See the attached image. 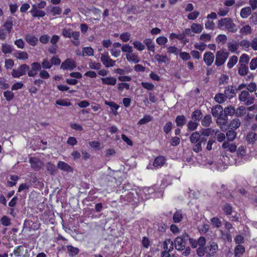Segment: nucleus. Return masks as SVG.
<instances>
[{
    "mask_svg": "<svg viewBox=\"0 0 257 257\" xmlns=\"http://www.w3.org/2000/svg\"><path fill=\"white\" fill-rule=\"evenodd\" d=\"M218 28L221 30H227L229 32L235 33L237 28L231 18H222L218 21Z\"/></svg>",
    "mask_w": 257,
    "mask_h": 257,
    "instance_id": "obj_1",
    "label": "nucleus"
},
{
    "mask_svg": "<svg viewBox=\"0 0 257 257\" xmlns=\"http://www.w3.org/2000/svg\"><path fill=\"white\" fill-rule=\"evenodd\" d=\"M204 253L199 257H203L205 255V257H212L214 256L218 250V246L216 242L215 241H210L208 244L204 248Z\"/></svg>",
    "mask_w": 257,
    "mask_h": 257,
    "instance_id": "obj_2",
    "label": "nucleus"
},
{
    "mask_svg": "<svg viewBox=\"0 0 257 257\" xmlns=\"http://www.w3.org/2000/svg\"><path fill=\"white\" fill-rule=\"evenodd\" d=\"M188 239L189 234L187 233H184L182 236L177 237L173 242L175 249L179 251L184 250Z\"/></svg>",
    "mask_w": 257,
    "mask_h": 257,
    "instance_id": "obj_3",
    "label": "nucleus"
},
{
    "mask_svg": "<svg viewBox=\"0 0 257 257\" xmlns=\"http://www.w3.org/2000/svg\"><path fill=\"white\" fill-rule=\"evenodd\" d=\"M62 34L64 37L72 38L73 40H72V42L75 46L79 45L78 41L80 36L79 32H74L69 28H64L62 30Z\"/></svg>",
    "mask_w": 257,
    "mask_h": 257,
    "instance_id": "obj_4",
    "label": "nucleus"
},
{
    "mask_svg": "<svg viewBox=\"0 0 257 257\" xmlns=\"http://www.w3.org/2000/svg\"><path fill=\"white\" fill-rule=\"evenodd\" d=\"M203 30V25L197 23H193L190 28L185 29L184 33L185 35L188 36H193L195 34H199Z\"/></svg>",
    "mask_w": 257,
    "mask_h": 257,
    "instance_id": "obj_5",
    "label": "nucleus"
},
{
    "mask_svg": "<svg viewBox=\"0 0 257 257\" xmlns=\"http://www.w3.org/2000/svg\"><path fill=\"white\" fill-rule=\"evenodd\" d=\"M238 99L246 105H250L254 102V97L247 90H243L238 95Z\"/></svg>",
    "mask_w": 257,
    "mask_h": 257,
    "instance_id": "obj_6",
    "label": "nucleus"
},
{
    "mask_svg": "<svg viewBox=\"0 0 257 257\" xmlns=\"http://www.w3.org/2000/svg\"><path fill=\"white\" fill-rule=\"evenodd\" d=\"M229 53L224 50L218 51L216 54L215 65L220 66L223 65L228 58Z\"/></svg>",
    "mask_w": 257,
    "mask_h": 257,
    "instance_id": "obj_7",
    "label": "nucleus"
},
{
    "mask_svg": "<svg viewBox=\"0 0 257 257\" xmlns=\"http://www.w3.org/2000/svg\"><path fill=\"white\" fill-rule=\"evenodd\" d=\"M29 69V66L27 64L21 65L17 69H14L12 72V75L14 78H19L25 75Z\"/></svg>",
    "mask_w": 257,
    "mask_h": 257,
    "instance_id": "obj_8",
    "label": "nucleus"
},
{
    "mask_svg": "<svg viewBox=\"0 0 257 257\" xmlns=\"http://www.w3.org/2000/svg\"><path fill=\"white\" fill-rule=\"evenodd\" d=\"M76 67V63L75 60L71 58H67L61 65L60 68L63 70H73Z\"/></svg>",
    "mask_w": 257,
    "mask_h": 257,
    "instance_id": "obj_9",
    "label": "nucleus"
},
{
    "mask_svg": "<svg viewBox=\"0 0 257 257\" xmlns=\"http://www.w3.org/2000/svg\"><path fill=\"white\" fill-rule=\"evenodd\" d=\"M100 59L101 61L105 67H111L115 65V61L111 59L107 53L102 54Z\"/></svg>",
    "mask_w": 257,
    "mask_h": 257,
    "instance_id": "obj_10",
    "label": "nucleus"
},
{
    "mask_svg": "<svg viewBox=\"0 0 257 257\" xmlns=\"http://www.w3.org/2000/svg\"><path fill=\"white\" fill-rule=\"evenodd\" d=\"M198 247L196 249V254L198 256L199 255H202L204 253V249L205 247V245L206 242V238L204 236H200L197 240Z\"/></svg>",
    "mask_w": 257,
    "mask_h": 257,
    "instance_id": "obj_11",
    "label": "nucleus"
},
{
    "mask_svg": "<svg viewBox=\"0 0 257 257\" xmlns=\"http://www.w3.org/2000/svg\"><path fill=\"white\" fill-rule=\"evenodd\" d=\"M224 94L227 99H231L236 95V88L233 85H228L225 87Z\"/></svg>",
    "mask_w": 257,
    "mask_h": 257,
    "instance_id": "obj_12",
    "label": "nucleus"
},
{
    "mask_svg": "<svg viewBox=\"0 0 257 257\" xmlns=\"http://www.w3.org/2000/svg\"><path fill=\"white\" fill-rule=\"evenodd\" d=\"M31 66V68L27 71L28 75L30 77H34L38 74V71L41 69V66L38 62H34Z\"/></svg>",
    "mask_w": 257,
    "mask_h": 257,
    "instance_id": "obj_13",
    "label": "nucleus"
},
{
    "mask_svg": "<svg viewBox=\"0 0 257 257\" xmlns=\"http://www.w3.org/2000/svg\"><path fill=\"white\" fill-rule=\"evenodd\" d=\"M215 117H217L216 122L219 125H224L227 122L228 113H212Z\"/></svg>",
    "mask_w": 257,
    "mask_h": 257,
    "instance_id": "obj_14",
    "label": "nucleus"
},
{
    "mask_svg": "<svg viewBox=\"0 0 257 257\" xmlns=\"http://www.w3.org/2000/svg\"><path fill=\"white\" fill-rule=\"evenodd\" d=\"M29 163L31 167L36 170H40L43 165L42 161L36 157H31L29 159Z\"/></svg>",
    "mask_w": 257,
    "mask_h": 257,
    "instance_id": "obj_15",
    "label": "nucleus"
},
{
    "mask_svg": "<svg viewBox=\"0 0 257 257\" xmlns=\"http://www.w3.org/2000/svg\"><path fill=\"white\" fill-rule=\"evenodd\" d=\"M214 60V54L211 52H207L204 53L203 60L207 66H210Z\"/></svg>",
    "mask_w": 257,
    "mask_h": 257,
    "instance_id": "obj_16",
    "label": "nucleus"
},
{
    "mask_svg": "<svg viewBox=\"0 0 257 257\" xmlns=\"http://www.w3.org/2000/svg\"><path fill=\"white\" fill-rule=\"evenodd\" d=\"M32 9L30 11L31 15L34 17H43L45 16L46 13L44 11L36 9V6H32Z\"/></svg>",
    "mask_w": 257,
    "mask_h": 257,
    "instance_id": "obj_17",
    "label": "nucleus"
},
{
    "mask_svg": "<svg viewBox=\"0 0 257 257\" xmlns=\"http://www.w3.org/2000/svg\"><path fill=\"white\" fill-rule=\"evenodd\" d=\"M163 248L166 251L171 252L174 248V243L171 239H167L163 242Z\"/></svg>",
    "mask_w": 257,
    "mask_h": 257,
    "instance_id": "obj_18",
    "label": "nucleus"
},
{
    "mask_svg": "<svg viewBox=\"0 0 257 257\" xmlns=\"http://www.w3.org/2000/svg\"><path fill=\"white\" fill-rule=\"evenodd\" d=\"M25 40L26 42L32 46H35L38 41L37 37L30 34L26 35Z\"/></svg>",
    "mask_w": 257,
    "mask_h": 257,
    "instance_id": "obj_19",
    "label": "nucleus"
},
{
    "mask_svg": "<svg viewBox=\"0 0 257 257\" xmlns=\"http://www.w3.org/2000/svg\"><path fill=\"white\" fill-rule=\"evenodd\" d=\"M101 80L102 84L109 85H114L116 83V79L111 76L102 77Z\"/></svg>",
    "mask_w": 257,
    "mask_h": 257,
    "instance_id": "obj_20",
    "label": "nucleus"
},
{
    "mask_svg": "<svg viewBox=\"0 0 257 257\" xmlns=\"http://www.w3.org/2000/svg\"><path fill=\"white\" fill-rule=\"evenodd\" d=\"M14 56L18 59L26 60L28 58V54L26 52L17 50Z\"/></svg>",
    "mask_w": 257,
    "mask_h": 257,
    "instance_id": "obj_21",
    "label": "nucleus"
},
{
    "mask_svg": "<svg viewBox=\"0 0 257 257\" xmlns=\"http://www.w3.org/2000/svg\"><path fill=\"white\" fill-rule=\"evenodd\" d=\"M126 58L128 61L132 62L134 63H137L140 61V59L138 55L135 53H133L132 52L130 53L129 54H126Z\"/></svg>",
    "mask_w": 257,
    "mask_h": 257,
    "instance_id": "obj_22",
    "label": "nucleus"
},
{
    "mask_svg": "<svg viewBox=\"0 0 257 257\" xmlns=\"http://www.w3.org/2000/svg\"><path fill=\"white\" fill-rule=\"evenodd\" d=\"M13 26V20L11 17L8 18L7 20L4 23L3 27L8 31V33L10 34Z\"/></svg>",
    "mask_w": 257,
    "mask_h": 257,
    "instance_id": "obj_23",
    "label": "nucleus"
},
{
    "mask_svg": "<svg viewBox=\"0 0 257 257\" xmlns=\"http://www.w3.org/2000/svg\"><path fill=\"white\" fill-rule=\"evenodd\" d=\"M248 144H253L257 140V134L253 132H249L246 137Z\"/></svg>",
    "mask_w": 257,
    "mask_h": 257,
    "instance_id": "obj_24",
    "label": "nucleus"
},
{
    "mask_svg": "<svg viewBox=\"0 0 257 257\" xmlns=\"http://www.w3.org/2000/svg\"><path fill=\"white\" fill-rule=\"evenodd\" d=\"M57 167L61 170L67 172H71L72 171V168L68 164L63 161H59L58 163Z\"/></svg>",
    "mask_w": 257,
    "mask_h": 257,
    "instance_id": "obj_25",
    "label": "nucleus"
},
{
    "mask_svg": "<svg viewBox=\"0 0 257 257\" xmlns=\"http://www.w3.org/2000/svg\"><path fill=\"white\" fill-rule=\"evenodd\" d=\"M222 147L224 149H228L231 153L235 152L237 149V146L234 144H230L228 142H224Z\"/></svg>",
    "mask_w": 257,
    "mask_h": 257,
    "instance_id": "obj_26",
    "label": "nucleus"
},
{
    "mask_svg": "<svg viewBox=\"0 0 257 257\" xmlns=\"http://www.w3.org/2000/svg\"><path fill=\"white\" fill-rule=\"evenodd\" d=\"M244 252V247L240 244H238L234 248V255L235 257H241Z\"/></svg>",
    "mask_w": 257,
    "mask_h": 257,
    "instance_id": "obj_27",
    "label": "nucleus"
},
{
    "mask_svg": "<svg viewBox=\"0 0 257 257\" xmlns=\"http://www.w3.org/2000/svg\"><path fill=\"white\" fill-rule=\"evenodd\" d=\"M144 43L147 47V49L149 51L153 52H155V44L152 39L147 38L144 40Z\"/></svg>",
    "mask_w": 257,
    "mask_h": 257,
    "instance_id": "obj_28",
    "label": "nucleus"
},
{
    "mask_svg": "<svg viewBox=\"0 0 257 257\" xmlns=\"http://www.w3.org/2000/svg\"><path fill=\"white\" fill-rule=\"evenodd\" d=\"M165 162V159L163 156L157 157L153 162V166L155 167L162 166Z\"/></svg>",
    "mask_w": 257,
    "mask_h": 257,
    "instance_id": "obj_29",
    "label": "nucleus"
},
{
    "mask_svg": "<svg viewBox=\"0 0 257 257\" xmlns=\"http://www.w3.org/2000/svg\"><path fill=\"white\" fill-rule=\"evenodd\" d=\"M251 13V9L249 7L242 8L240 11V16L243 19L247 18Z\"/></svg>",
    "mask_w": 257,
    "mask_h": 257,
    "instance_id": "obj_30",
    "label": "nucleus"
},
{
    "mask_svg": "<svg viewBox=\"0 0 257 257\" xmlns=\"http://www.w3.org/2000/svg\"><path fill=\"white\" fill-rule=\"evenodd\" d=\"M66 248L69 255L71 256H74L79 253V249L77 247L68 245L66 246Z\"/></svg>",
    "mask_w": 257,
    "mask_h": 257,
    "instance_id": "obj_31",
    "label": "nucleus"
},
{
    "mask_svg": "<svg viewBox=\"0 0 257 257\" xmlns=\"http://www.w3.org/2000/svg\"><path fill=\"white\" fill-rule=\"evenodd\" d=\"M13 49V46L11 45L5 43L3 44L2 46V52L6 54L11 53Z\"/></svg>",
    "mask_w": 257,
    "mask_h": 257,
    "instance_id": "obj_32",
    "label": "nucleus"
},
{
    "mask_svg": "<svg viewBox=\"0 0 257 257\" xmlns=\"http://www.w3.org/2000/svg\"><path fill=\"white\" fill-rule=\"evenodd\" d=\"M155 59L159 63H166L169 61V59L166 56L161 55L160 54H156L155 56Z\"/></svg>",
    "mask_w": 257,
    "mask_h": 257,
    "instance_id": "obj_33",
    "label": "nucleus"
},
{
    "mask_svg": "<svg viewBox=\"0 0 257 257\" xmlns=\"http://www.w3.org/2000/svg\"><path fill=\"white\" fill-rule=\"evenodd\" d=\"M248 71V67L244 64H240L238 68V74L241 76H244L246 75Z\"/></svg>",
    "mask_w": 257,
    "mask_h": 257,
    "instance_id": "obj_34",
    "label": "nucleus"
},
{
    "mask_svg": "<svg viewBox=\"0 0 257 257\" xmlns=\"http://www.w3.org/2000/svg\"><path fill=\"white\" fill-rule=\"evenodd\" d=\"M227 99L224 93H219L216 94L214 97V100L215 101L219 103L224 102Z\"/></svg>",
    "mask_w": 257,
    "mask_h": 257,
    "instance_id": "obj_35",
    "label": "nucleus"
},
{
    "mask_svg": "<svg viewBox=\"0 0 257 257\" xmlns=\"http://www.w3.org/2000/svg\"><path fill=\"white\" fill-rule=\"evenodd\" d=\"M238 58L237 56L234 55L230 57L227 64V67L229 69L232 68L236 64Z\"/></svg>",
    "mask_w": 257,
    "mask_h": 257,
    "instance_id": "obj_36",
    "label": "nucleus"
},
{
    "mask_svg": "<svg viewBox=\"0 0 257 257\" xmlns=\"http://www.w3.org/2000/svg\"><path fill=\"white\" fill-rule=\"evenodd\" d=\"M226 136L228 141H232L236 137V133L234 130L230 129L226 132Z\"/></svg>",
    "mask_w": 257,
    "mask_h": 257,
    "instance_id": "obj_37",
    "label": "nucleus"
},
{
    "mask_svg": "<svg viewBox=\"0 0 257 257\" xmlns=\"http://www.w3.org/2000/svg\"><path fill=\"white\" fill-rule=\"evenodd\" d=\"M200 138V134L197 132L193 133L190 137V140L192 143H196L199 142Z\"/></svg>",
    "mask_w": 257,
    "mask_h": 257,
    "instance_id": "obj_38",
    "label": "nucleus"
},
{
    "mask_svg": "<svg viewBox=\"0 0 257 257\" xmlns=\"http://www.w3.org/2000/svg\"><path fill=\"white\" fill-rule=\"evenodd\" d=\"M252 31L251 28L248 25L242 27L240 30V33L243 35H247L251 34Z\"/></svg>",
    "mask_w": 257,
    "mask_h": 257,
    "instance_id": "obj_39",
    "label": "nucleus"
},
{
    "mask_svg": "<svg viewBox=\"0 0 257 257\" xmlns=\"http://www.w3.org/2000/svg\"><path fill=\"white\" fill-rule=\"evenodd\" d=\"M210 221L213 228H219L221 226L222 222L218 217H213L211 219Z\"/></svg>",
    "mask_w": 257,
    "mask_h": 257,
    "instance_id": "obj_40",
    "label": "nucleus"
},
{
    "mask_svg": "<svg viewBox=\"0 0 257 257\" xmlns=\"http://www.w3.org/2000/svg\"><path fill=\"white\" fill-rule=\"evenodd\" d=\"M124 199L125 200L128 202L133 203L134 202H136L135 200L136 198L135 197V194L133 192H128L126 195L124 196Z\"/></svg>",
    "mask_w": 257,
    "mask_h": 257,
    "instance_id": "obj_41",
    "label": "nucleus"
},
{
    "mask_svg": "<svg viewBox=\"0 0 257 257\" xmlns=\"http://www.w3.org/2000/svg\"><path fill=\"white\" fill-rule=\"evenodd\" d=\"M240 125V121L239 119L235 118L233 119L229 124V127L231 130H236L238 128Z\"/></svg>",
    "mask_w": 257,
    "mask_h": 257,
    "instance_id": "obj_42",
    "label": "nucleus"
},
{
    "mask_svg": "<svg viewBox=\"0 0 257 257\" xmlns=\"http://www.w3.org/2000/svg\"><path fill=\"white\" fill-rule=\"evenodd\" d=\"M153 120V117L150 115H146L144 117L141 119L138 124L139 125H142L146 124L149 122Z\"/></svg>",
    "mask_w": 257,
    "mask_h": 257,
    "instance_id": "obj_43",
    "label": "nucleus"
},
{
    "mask_svg": "<svg viewBox=\"0 0 257 257\" xmlns=\"http://www.w3.org/2000/svg\"><path fill=\"white\" fill-rule=\"evenodd\" d=\"M210 226L208 224H203L198 227L199 232L201 234H205L209 229Z\"/></svg>",
    "mask_w": 257,
    "mask_h": 257,
    "instance_id": "obj_44",
    "label": "nucleus"
},
{
    "mask_svg": "<svg viewBox=\"0 0 257 257\" xmlns=\"http://www.w3.org/2000/svg\"><path fill=\"white\" fill-rule=\"evenodd\" d=\"M211 122V116L209 114L206 115L201 121L202 125L204 126H208Z\"/></svg>",
    "mask_w": 257,
    "mask_h": 257,
    "instance_id": "obj_45",
    "label": "nucleus"
},
{
    "mask_svg": "<svg viewBox=\"0 0 257 257\" xmlns=\"http://www.w3.org/2000/svg\"><path fill=\"white\" fill-rule=\"evenodd\" d=\"M182 219V214L181 211H177L174 214L173 217V221L175 223H178L181 221Z\"/></svg>",
    "mask_w": 257,
    "mask_h": 257,
    "instance_id": "obj_46",
    "label": "nucleus"
},
{
    "mask_svg": "<svg viewBox=\"0 0 257 257\" xmlns=\"http://www.w3.org/2000/svg\"><path fill=\"white\" fill-rule=\"evenodd\" d=\"M168 42V39L165 36H160L156 39V43L160 46H165Z\"/></svg>",
    "mask_w": 257,
    "mask_h": 257,
    "instance_id": "obj_47",
    "label": "nucleus"
},
{
    "mask_svg": "<svg viewBox=\"0 0 257 257\" xmlns=\"http://www.w3.org/2000/svg\"><path fill=\"white\" fill-rule=\"evenodd\" d=\"M200 40L201 42L206 43L209 42L211 39V35L209 34L203 33L200 36Z\"/></svg>",
    "mask_w": 257,
    "mask_h": 257,
    "instance_id": "obj_48",
    "label": "nucleus"
},
{
    "mask_svg": "<svg viewBox=\"0 0 257 257\" xmlns=\"http://www.w3.org/2000/svg\"><path fill=\"white\" fill-rule=\"evenodd\" d=\"M24 250V247L22 245H19L16 246L14 251L13 253L16 256H20L22 255Z\"/></svg>",
    "mask_w": 257,
    "mask_h": 257,
    "instance_id": "obj_49",
    "label": "nucleus"
},
{
    "mask_svg": "<svg viewBox=\"0 0 257 257\" xmlns=\"http://www.w3.org/2000/svg\"><path fill=\"white\" fill-rule=\"evenodd\" d=\"M206 45L205 43L202 42H199L196 43L194 47L196 49H197L201 51H203L206 48Z\"/></svg>",
    "mask_w": 257,
    "mask_h": 257,
    "instance_id": "obj_50",
    "label": "nucleus"
},
{
    "mask_svg": "<svg viewBox=\"0 0 257 257\" xmlns=\"http://www.w3.org/2000/svg\"><path fill=\"white\" fill-rule=\"evenodd\" d=\"M249 60V56L246 54H243L241 55L239 59V65L244 64L246 65L248 64Z\"/></svg>",
    "mask_w": 257,
    "mask_h": 257,
    "instance_id": "obj_51",
    "label": "nucleus"
},
{
    "mask_svg": "<svg viewBox=\"0 0 257 257\" xmlns=\"http://www.w3.org/2000/svg\"><path fill=\"white\" fill-rule=\"evenodd\" d=\"M185 117L184 115H179L176 119V122L177 126H182L185 123Z\"/></svg>",
    "mask_w": 257,
    "mask_h": 257,
    "instance_id": "obj_52",
    "label": "nucleus"
},
{
    "mask_svg": "<svg viewBox=\"0 0 257 257\" xmlns=\"http://www.w3.org/2000/svg\"><path fill=\"white\" fill-rule=\"evenodd\" d=\"M93 49L90 47H86L83 49V56H93Z\"/></svg>",
    "mask_w": 257,
    "mask_h": 257,
    "instance_id": "obj_53",
    "label": "nucleus"
},
{
    "mask_svg": "<svg viewBox=\"0 0 257 257\" xmlns=\"http://www.w3.org/2000/svg\"><path fill=\"white\" fill-rule=\"evenodd\" d=\"M222 210L227 215H230L232 212V207L229 204L226 203L222 206Z\"/></svg>",
    "mask_w": 257,
    "mask_h": 257,
    "instance_id": "obj_54",
    "label": "nucleus"
},
{
    "mask_svg": "<svg viewBox=\"0 0 257 257\" xmlns=\"http://www.w3.org/2000/svg\"><path fill=\"white\" fill-rule=\"evenodd\" d=\"M200 15V13L198 11H194L190 12L187 16L188 19L190 20H195Z\"/></svg>",
    "mask_w": 257,
    "mask_h": 257,
    "instance_id": "obj_55",
    "label": "nucleus"
},
{
    "mask_svg": "<svg viewBox=\"0 0 257 257\" xmlns=\"http://www.w3.org/2000/svg\"><path fill=\"white\" fill-rule=\"evenodd\" d=\"M227 41V37L225 35H219L216 38V41L218 43L224 44Z\"/></svg>",
    "mask_w": 257,
    "mask_h": 257,
    "instance_id": "obj_56",
    "label": "nucleus"
},
{
    "mask_svg": "<svg viewBox=\"0 0 257 257\" xmlns=\"http://www.w3.org/2000/svg\"><path fill=\"white\" fill-rule=\"evenodd\" d=\"M1 224L5 226H8L11 225V219L7 216H3L1 219Z\"/></svg>",
    "mask_w": 257,
    "mask_h": 257,
    "instance_id": "obj_57",
    "label": "nucleus"
},
{
    "mask_svg": "<svg viewBox=\"0 0 257 257\" xmlns=\"http://www.w3.org/2000/svg\"><path fill=\"white\" fill-rule=\"evenodd\" d=\"M133 45L135 48L140 51H143L145 48V45L141 42L138 41H134Z\"/></svg>",
    "mask_w": 257,
    "mask_h": 257,
    "instance_id": "obj_58",
    "label": "nucleus"
},
{
    "mask_svg": "<svg viewBox=\"0 0 257 257\" xmlns=\"http://www.w3.org/2000/svg\"><path fill=\"white\" fill-rule=\"evenodd\" d=\"M15 45L19 49H23L25 48V42L22 39H17L14 42Z\"/></svg>",
    "mask_w": 257,
    "mask_h": 257,
    "instance_id": "obj_59",
    "label": "nucleus"
},
{
    "mask_svg": "<svg viewBox=\"0 0 257 257\" xmlns=\"http://www.w3.org/2000/svg\"><path fill=\"white\" fill-rule=\"evenodd\" d=\"M89 67L91 69L99 70L101 67V64L99 63H96L91 61L88 63Z\"/></svg>",
    "mask_w": 257,
    "mask_h": 257,
    "instance_id": "obj_60",
    "label": "nucleus"
},
{
    "mask_svg": "<svg viewBox=\"0 0 257 257\" xmlns=\"http://www.w3.org/2000/svg\"><path fill=\"white\" fill-rule=\"evenodd\" d=\"M221 234L222 238L224 240H226L228 242H231L232 241L231 235L229 232H226L223 231H221Z\"/></svg>",
    "mask_w": 257,
    "mask_h": 257,
    "instance_id": "obj_61",
    "label": "nucleus"
},
{
    "mask_svg": "<svg viewBox=\"0 0 257 257\" xmlns=\"http://www.w3.org/2000/svg\"><path fill=\"white\" fill-rule=\"evenodd\" d=\"M41 66V67H42L43 69H50L52 67V64L51 63V62H50L48 60V59H45L42 62Z\"/></svg>",
    "mask_w": 257,
    "mask_h": 257,
    "instance_id": "obj_62",
    "label": "nucleus"
},
{
    "mask_svg": "<svg viewBox=\"0 0 257 257\" xmlns=\"http://www.w3.org/2000/svg\"><path fill=\"white\" fill-rule=\"evenodd\" d=\"M46 169L51 175H54L56 170V167L54 165L48 163L46 165Z\"/></svg>",
    "mask_w": 257,
    "mask_h": 257,
    "instance_id": "obj_63",
    "label": "nucleus"
},
{
    "mask_svg": "<svg viewBox=\"0 0 257 257\" xmlns=\"http://www.w3.org/2000/svg\"><path fill=\"white\" fill-rule=\"evenodd\" d=\"M214 132V130L211 128L203 129L201 132V135L203 136H209Z\"/></svg>",
    "mask_w": 257,
    "mask_h": 257,
    "instance_id": "obj_64",
    "label": "nucleus"
}]
</instances>
